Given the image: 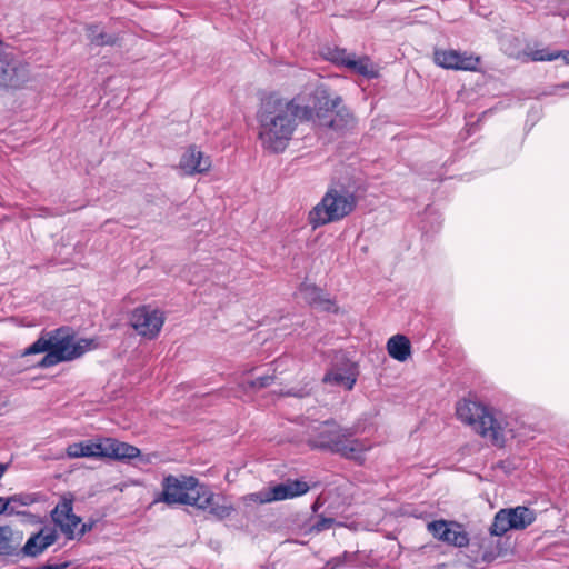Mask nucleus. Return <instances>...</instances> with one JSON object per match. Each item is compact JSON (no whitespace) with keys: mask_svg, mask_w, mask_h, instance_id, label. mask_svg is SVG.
<instances>
[{"mask_svg":"<svg viewBox=\"0 0 569 569\" xmlns=\"http://www.w3.org/2000/svg\"><path fill=\"white\" fill-rule=\"evenodd\" d=\"M300 110L299 98L270 94L261 101L257 112L258 140L264 151L280 153L287 149L298 127Z\"/></svg>","mask_w":569,"mask_h":569,"instance_id":"nucleus-1","label":"nucleus"},{"mask_svg":"<svg viewBox=\"0 0 569 569\" xmlns=\"http://www.w3.org/2000/svg\"><path fill=\"white\" fill-rule=\"evenodd\" d=\"M167 505H188L207 511L217 520L229 518L234 508L226 499H219L207 486L194 477L169 475L162 480V491L154 500Z\"/></svg>","mask_w":569,"mask_h":569,"instance_id":"nucleus-2","label":"nucleus"},{"mask_svg":"<svg viewBox=\"0 0 569 569\" xmlns=\"http://www.w3.org/2000/svg\"><path fill=\"white\" fill-rule=\"evenodd\" d=\"M342 99L332 96L325 86H318L311 94V104L301 106L300 118L311 121L322 133L341 134L355 126V117L341 108Z\"/></svg>","mask_w":569,"mask_h":569,"instance_id":"nucleus-3","label":"nucleus"},{"mask_svg":"<svg viewBox=\"0 0 569 569\" xmlns=\"http://www.w3.org/2000/svg\"><path fill=\"white\" fill-rule=\"evenodd\" d=\"M308 443L318 449L339 453L347 459L362 460V456L370 449V445L353 438V431L342 428L335 421H325L316 426L308 439Z\"/></svg>","mask_w":569,"mask_h":569,"instance_id":"nucleus-4","label":"nucleus"},{"mask_svg":"<svg viewBox=\"0 0 569 569\" xmlns=\"http://www.w3.org/2000/svg\"><path fill=\"white\" fill-rule=\"evenodd\" d=\"M458 418L470 426L482 438L502 447L507 436V423L493 409L481 402L462 399L457 403Z\"/></svg>","mask_w":569,"mask_h":569,"instance_id":"nucleus-5","label":"nucleus"},{"mask_svg":"<svg viewBox=\"0 0 569 569\" xmlns=\"http://www.w3.org/2000/svg\"><path fill=\"white\" fill-rule=\"evenodd\" d=\"M356 197L347 191L330 189L321 201L310 211L309 222L313 229L350 214L356 208Z\"/></svg>","mask_w":569,"mask_h":569,"instance_id":"nucleus-6","label":"nucleus"},{"mask_svg":"<svg viewBox=\"0 0 569 569\" xmlns=\"http://www.w3.org/2000/svg\"><path fill=\"white\" fill-rule=\"evenodd\" d=\"M450 546L471 548V558L475 560L492 561L507 553L510 547V536H437Z\"/></svg>","mask_w":569,"mask_h":569,"instance_id":"nucleus-7","label":"nucleus"},{"mask_svg":"<svg viewBox=\"0 0 569 569\" xmlns=\"http://www.w3.org/2000/svg\"><path fill=\"white\" fill-rule=\"evenodd\" d=\"M308 490L309 486L307 482L289 480L271 488H264L258 492L248 493L240 498V502L246 509H252L256 506L301 496Z\"/></svg>","mask_w":569,"mask_h":569,"instance_id":"nucleus-8","label":"nucleus"},{"mask_svg":"<svg viewBox=\"0 0 569 569\" xmlns=\"http://www.w3.org/2000/svg\"><path fill=\"white\" fill-rule=\"evenodd\" d=\"M51 519L62 533H86L94 529V522L82 523L81 518L73 512V497L66 493L51 511Z\"/></svg>","mask_w":569,"mask_h":569,"instance_id":"nucleus-9","label":"nucleus"},{"mask_svg":"<svg viewBox=\"0 0 569 569\" xmlns=\"http://www.w3.org/2000/svg\"><path fill=\"white\" fill-rule=\"evenodd\" d=\"M536 520V512L523 506L499 510L493 519L490 533H507L510 530H525Z\"/></svg>","mask_w":569,"mask_h":569,"instance_id":"nucleus-10","label":"nucleus"},{"mask_svg":"<svg viewBox=\"0 0 569 569\" xmlns=\"http://www.w3.org/2000/svg\"><path fill=\"white\" fill-rule=\"evenodd\" d=\"M97 347L93 339H79L74 337L68 329L60 328L52 331V349L60 356L63 361H70L81 357L84 352Z\"/></svg>","mask_w":569,"mask_h":569,"instance_id":"nucleus-11","label":"nucleus"},{"mask_svg":"<svg viewBox=\"0 0 569 569\" xmlns=\"http://www.w3.org/2000/svg\"><path fill=\"white\" fill-rule=\"evenodd\" d=\"M29 77L27 66L14 59L0 43V87L20 88L28 82Z\"/></svg>","mask_w":569,"mask_h":569,"instance_id":"nucleus-12","label":"nucleus"},{"mask_svg":"<svg viewBox=\"0 0 569 569\" xmlns=\"http://www.w3.org/2000/svg\"><path fill=\"white\" fill-rule=\"evenodd\" d=\"M130 322L140 336L153 339L160 332L164 317L158 309H153L150 306H141L132 311Z\"/></svg>","mask_w":569,"mask_h":569,"instance_id":"nucleus-13","label":"nucleus"},{"mask_svg":"<svg viewBox=\"0 0 569 569\" xmlns=\"http://www.w3.org/2000/svg\"><path fill=\"white\" fill-rule=\"evenodd\" d=\"M435 62L445 69L475 71L478 68L480 58L467 52L457 50H436Z\"/></svg>","mask_w":569,"mask_h":569,"instance_id":"nucleus-14","label":"nucleus"},{"mask_svg":"<svg viewBox=\"0 0 569 569\" xmlns=\"http://www.w3.org/2000/svg\"><path fill=\"white\" fill-rule=\"evenodd\" d=\"M180 169L189 176L208 172L211 167V160L204 156L196 146H190L181 156L179 162Z\"/></svg>","mask_w":569,"mask_h":569,"instance_id":"nucleus-15","label":"nucleus"},{"mask_svg":"<svg viewBox=\"0 0 569 569\" xmlns=\"http://www.w3.org/2000/svg\"><path fill=\"white\" fill-rule=\"evenodd\" d=\"M107 437H98L91 440L74 442L67 447V456L69 458H100L104 459L106 456V440Z\"/></svg>","mask_w":569,"mask_h":569,"instance_id":"nucleus-16","label":"nucleus"},{"mask_svg":"<svg viewBox=\"0 0 569 569\" xmlns=\"http://www.w3.org/2000/svg\"><path fill=\"white\" fill-rule=\"evenodd\" d=\"M299 291L303 300L311 307L322 311H336L335 302L329 299L322 290L310 283H302Z\"/></svg>","mask_w":569,"mask_h":569,"instance_id":"nucleus-17","label":"nucleus"},{"mask_svg":"<svg viewBox=\"0 0 569 569\" xmlns=\"http://www.w3.org/2000/svg\"><path fill=\"white\" fill-rule=\"evenodd\" d=\"M106 458L113 460H131L140 456V449L127 442L107 437L104 440Z\"/></svg>","mask_w":569,"mask_h":569,"instance_id":"nucleus-18","label":"nucleus"},{"mask_svg":"<svg viewBox=\"0 0 569 569\" xmlns=\"http://www.w3.org/2000/svg\"><path fill=\"white\" fill-rule=\"evenodd\" d=\"M358 370L355 363H348L343 369H332L323 377V382L345 387L351 390L357 381Z\"/></svg>","mask_w":569,"mask_h":569,"instance_id":"nucleus-19","label":"nucleus"},{"mask_svg":"<svg viewBox=\"0 0 569 569\" xmlns=\"http://www.w3.org/2000/svg\"><path fill=\"white\" fill-rule=\"evenodd\" d=\"M387 350L391 358L403 362L411 356L410 340L403 335L392 336L387 342Z\"/></svg>","mask_w":569,"mask_h":569,"instance_id":"nucleus-20","label":"nucleus"},{"mask_svg":"<svg viewBox=\"0 0 569 569\" xmlns=\"http://www.w3.org/2000/svg\"><path fill=\"white\" fill-rule=\"evenodd\" d=\"M59 536H30L21 552L24 556L37 557L57 542Z\"/></svg>","mask_w":569,"mask_h":569,"instance_id":"nucleus-21","label":"nucleus"},{"mask_svg":"<svg viewBox=\"0 0 569 569\" xmlns=\"http://www.w3.org/2000/svg\"><path fill=\"white\" fill-rule=\"evenodd\" d=\"M346 68L366 78L378 77V71L375 64L371 62L370 58L366 56L357 57L355 53H352L350 59L347 61Z\"/></svg>","mask_w":569,"mask_h":569,"instance_id":"nucleus-22","label":"nucleus"},{"mask_svg":"<svg viewBox=\"0 0 569 569\" xmlns=\"http://www.w3.org/2000/svg\"><path fill=\"white\" fill-rule=\"evenodd\" d=\"M86 30L88 39L94 46H114L118 41V38L116 36L109 34L103 30H100L98 26H88Z\"/></svg>","mask_w":569,"mask_h":569,"instance_id":"nucleus-23","label":"nucleus"},{"mask_svg":"<svg viewBox=\"0 0 569 569\" xmlns=\"http://www.w3.org/2000/svg\"><path fill=\"white\" fill-rule=\"evenodd\" d=\"M358 551H345L340 556L332 557L322 569H338L343 566H356L358 562Z\"/></svg>","mask_w":569,"mask_h":569,"instance_id":"nucleus-24","label":"nucleus"},{"mask_svg":"<svg viewBox=\"0 0 569 569\" xmlns=\"http://www.w3.org/2000/svg\"><path fill=\"white\" fill-rule=\"evenodd\" d=\"M427 529L433 533H461V525L456 521L435 520L427 523Z\"/></svg>","mask_w":569,"mask_h":569,"instance_id":"nucleus-25","label":"nucleus"},{"mask_svg":"<svg viewBox=\"0 0 569 569\" xmlns=\"http://www.w3.org/2000/svg\"><path fill=\"white\" fill-rule=\"evenodd\" d=\"M343 528L341 522L336 521L333 518H322L316 517L311 519L309 531L310 532H320V531H337Z\"/></svg>","mask_w":569,"mask_h":569,"instance_id":"nucleus-26","label":"nucleus"},{"mask_svg":"<svg viewBox=\"0 0 569 569\" xmlns=\"http://www.w3.org/2000/svg\"><path fill=\"white\" fill-rule=\"evenodd\" d=\"M52 349V332L48 335V337H40L37 341H34L30 347H28L23 355H34L40 352H47Z\"/></svg>","mask_w":569,"mask_h":569,"instance_id":"nucleus-27","label":"nucleus"},{"mask_svg":"<svg viewBox=\"0 0 569 569\" xmlns=\"http://www.w3.org/2000/svg\"><path fill=\"white\" fill-rule=\"evenodd\" d=\"M351 54L352 53L347 52L346 49L328 48L327 52L325 53V57L336 64L347 67V61L348 59H350Z\"/></svg>","mask_w":569,"mask_h":569,"instance_id":"nucleus-28","label":"nucleus"},{"mask_svg":"<svg viewBox=\"0 0 569 569\" xmlns=\"http://www.w3.org/2000/svg\"><path fill=\"white\" fill-rule=\"evenodd\" d=\"M12 536H0V556H12L17 553L18 542L11 539Z\"/></svg>","mask_w":569,"mask_h":569,"instance_id":"nucleus-29","label":"nucleus"},{"mask_svg":"<svg viewBox=\"0 0 569 569\" xmlns=\"http://www.w3.org/2000/svg\"><path fill=\"white\" fill-rule=\"evenodd\" d=\"M560 52H548L547 49H539V50H535V51H530L529 53H527V56L532 60V61H552V60H556L560 57Z\"/></svg>","mask_w":569,"mask_h":569,"instance_id":"nucleus-30","label":"nucleus"},{"mask_svg":"<svg viewBox=\"0 0 569 569\" xmlns=\"http://www.w3.org/2000/svg\"><path fill=\"white\" fill-rule=\"evenodd\" d=\"M276 379H277L276 375L262 376L254 380L249 381L248 388L253 389V390L263 389V388L271 386Z\"/></svg>","mask_w":569,"mask_h":569,"instance_id":"nucleus-31","label":"nucleus"},{"mask_svg":"<svg viewBox=\"0 0 569 569\" xmlns=\"http://www.w3.org/2000/svg\"><path fill=\"white\" fill-rule=\"evenodd\" d=\"M59 362H63V356L60 357L53 349L47 351V355L41 359L40 366L48 368Z\"/></svg>","mask_w":569,"mask_h":569,"instance_id":"nucleus-32","label":"nucleus"},{"mask_svg":"<svg viewBox=\"0 0 569 569\" xmlns=\"http://www.w3.org/2000/svg\"><path fill=\"white\" fill-rule=\"evenodd\" d=\"M17 502H21L22 505H26V502H22L18 496H12L9 498H0V515L4 513L6 511L13 512V505Z\"/></svg>","mask_w":569,"mask_h":569,"instance_id":"nucleus-33","label":"nucleus"},{"mask_svg":"<svg viewBox=\"0 0 569 569\" xmlns=\"http://www.w3.org/2000/svg\"><path fill=\"white\" fill-rule=\"evenodd\" d=\"M281 396H288V397H297V398H303L309 396V391L306 388H291L286 391L280 392Z\"/></svg>","mask_w":569,"mask_h":569,"instance_id":"nucleus-34","label":"nucleus"},{"mask_svg":"<svg viewBox=\"0 0 569 569\" xmlns=\"http://www.w3.org/2000/svg\"><path fill=\"white\" fill-rule=\"evenodd\" d=\"M69 566H70V562H68V561L57 562V563H51L48 561L46 565L38 567L36 569H67Z\"/></svg>","mask_w":569,"mask_h":569,"instance_id":"nucleus-35","label":"nucleus"},{"mask_svg":"<svg viewBox=\"0 0 569 569\" xmlns=\"http://www.w3.org/2000/svg\"><path fill=\"white\" fill-rule=\"evenodd\" d=\"M567 63H569V51H559Z\"/></svg>","mask_w":569,"mask_h":569,"instance_id":"nucleus-36","label":"nucleus"},{"mask_svg":"<svg viewBox=\"0 0 569 569\" xmlns=\"http://www.w3.org/2000/svg\"><path fill=\"white\" fill-rule=\"evenodd\" d=\"M69 539H73L76 536L73 535H70V536H67Z\"/></svg>","mask_w":569,"mask_h":569,"instance_id":"nucleus-37","label":"nucleus"}]
</instances>
